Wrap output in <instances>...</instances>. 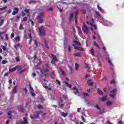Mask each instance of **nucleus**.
I'll return each mask as SVG.
<instances>
[{
  "label": "nucleus",
  "instance_id": "nucleus-1",
  "mask_svg": "<svg viewBox=\"0 0 124 124\" xmlns=\"http://www.w3.org/2000/svg\"><path fill=\"white\" fill-rule=\"evenodd\" d=\"M44 13L43 12H41L39 13V14L37 16L38 20V23L39 24H42L44 22Z\"/></svg>",
  "mask_w": 124,
  "mask_h": 124
},
{
  "label": "nucleus",
  "instance_id": "nucleus-2",
  "mask_svg": "<svg viewBox=\"0 0 124 124\" xmlns=\"http://www.w3.org/2000/svg\"><path fill=\"white\" fill-rule=\"evenodd\" d=\"M82 31L85 34H88V33H89V26H87L85 23H83V26L82 27Z\"/></svg>",
  "mask_w": 124,
  "mask_h": 124
},
{
  "label": "nucleus",
  "instance_id": "nucleus-3",
  "mask_svg": "<svg viewBox=\"0 0 124 124\" xmlns=\"http://www.w3.org/2000/svg\"><path fill=\"white\" fill-rule=\"evenodd\" d=\"M39 32L40 33V35H45V27H44V26H41L39 28Z\"/></svg>",
  "mask_w": 124,
  "mask_h": 124
},
{
  "label": "nucleus",
  "instance_id": "nucleus-4",
  "mask_svg": "<svg viewBox=\"0 0 124 124\" xmlns=\"http://www.w3.org/2000/svg\"><path fill=\"white\" fill-rule=\"evenodd\" d=\"M41 114H43V111H40L38 112L37 115L33 114L32 115H31L30 116V118L32 120H34V119H37V118H39V115H41Z\"/></svg>",
  "mask_w": 124,
  "mask_h": 124
},
{
  "label": "nucleus",
  "instance_id": "nucleus-5",
  "mask_svg": "<svg viewBox=\"0 0 124 124\" xmlns=\"http://www.w3.org/2000/svg\"><path fill=\"white\" fill-rule=\"evenodd\" d=\"M78 10H76L75 11V23L77 25H78V19L77 18V13H78Z\"/></svg>",
  "mask_w": 124,
  "mask_h": 124
},
{
  "label": "nucleus",
  "instance_id": "nucleus-6",
  "mask_svg": "<svg viewBox=\"0 0 124 124\" xmlns=\"http://www.w3.org/2000/svg\"><path fill=\"white\" fill-rule=\"evenodd\" d=\"M29 4H35L36 3V2H39V3H40V1H36L35 0H31L30 1H29Z\"/></svg>",
  "mask_w": 124,
  "mask_h": 124
},
{
  "label": "nucleus",
  "instance_id": "nucleus-7",
  "mask_svg": "<svg viewBox=\"0 0 124 124\" xmlns=\"http://www.w3.org/2000/svg\"><path fill=\"white\" fill-rule=\"evenodd\" d=\"M73 16H74V14L73 13L70 14V16L69 17L70 23H71L72 22V20L73 19Z\"/></svg>",
  "mask_w": 124,
  "mask_h": 124
},
{
  "label": "nucleus",
  "instance_id": "nucleus-8",
  "mask_svg": "<svg viewBox=\"0 0 124 124\" xmlns=\"http://www.w3.org/2000/svg\"><path fill=\"white\" fill-rule=\"evenodd\" d=\"M16 68H18L17 66L14 67V68H13L12 69H9V73H10V72H14V71H15V70H16Z\"/></svg>",
  "mask_w": 124,
  "mask_h": 124
},
{
  "label": "nucleus",
  "instance_id": "nucleus-9",
  "mask_svg": "<svg viewBox=\"0 0 124 124\" xmlns=\"http://www.w3.org/2000/svg\"><path fill=\"white\" fill-rule=\"evenodd\" d=\"M73 90H74V91H76L74 93V94H77L78 93H79V90H78L76 87H74L73 88Z\"/></svg>",
  "mask_w": 124,
  "mask_h": 124
},
{
  "label": "nucleus",
  "instance_id": "nucleus-10",
  "mask_svg": "<svg viewBox=\"0 0 124 124\" xmlns=\"http://www.w3.org/2000/svg\"><path fill=\"white\" fill-rule=\"evenodd\" d=\"M94 13L96 14V15H97V16H98V17H100L101 18V20H102V21H104V18L103 17H102V16H101L100 15H99L98 12H97L96 11H95Z\"/></svg>",
  "mask_w": 124,
  "mask_h": 124
},
{
  "label": "nucleus",
  "instance_id": "nucleus-11",
  "mask_svg": "<svg viewBox=\"0 0 124 124\" xmlns=\"http://www.w3.org/2000/svg\"><path fill=\"white\" fill-rule=\"evenodd\" d=\"M24 121L23 122H21V124H29V122H28V120H27V118H24Z\"/></svg>",
  "mask_w": 124,
  "mask_h": 124
},
{
  "label": "nucleus",
  "instance_id": "nucleus-12",
  "mask_svg": "<svg viewBox=\"0 0 124 124\" xmlns=\"http://www.w3.org/2000/svg\"><path fill=\"white\" fill-rule=\"evenodd\" d=\"M106 59L108 61V63H109V64H110V65H112V66H113V63H112V62H111V60H110V58H109V55L108 54V57H107Z\"/></svg>",
  "mask_w": 124,
  "mask_h": 124
},
{
  "label": "nucleus",
  "instance_id": "nucleus-13",
  "mask_svg": "<svg viewBox=\"0 0 124 124\" xmlns=\"http://www.w3.org/2000/svg\"><path fill=\"white\" fill-rule=\"evenodd\" d=\"M59 69L61 72V74L62 75V76L64 77L65 76V75L64 74V71H63L62 68H60Z\"/></svg>",
  "mask_w": 124,
  "mask_h": 124
},
{
  "label": "nucleus",
  "instance_id": "nucleus-14",
  "mask_svg": "<svg viewBox=\"0 0 124 124\" xmlns=\"http://www.w3.org/2000/svg\"><path fill=\"white\" fill-rule=\"evenodd\" d=\"M44 44L46 49H49V46H48V44H47V41H46V40H44Z\"/></svg>",
  "mask_w": 124,
  "mask_h": 124
},
{
  "label": "nucleus",
  "instance_id": "nucleus-15",
  "mask_svg": "<svg viewBox=\"0 0 124 124\" xmlns=\"http://www.w3.org/2000/svg\"><path fill=\"white\" fill-rule=\"evenodd\" d=\"M44 44L46 49H49V46H48V44H47V41H46V40H44Z\"/></svg>",
  "mask_w": 124,
  "mask_h": 124
},
{
  "label": "nucleus",
  "instance_id": "nucleus-16",
  "mask_svg": "<svg viewBox=\"0 0 124 124\" xmlns=\"http://www.w3.org/2000/svg\"><path fill=\"white\" fill-rule=\"evenodd\" d=\"M44 44L46 49H49V46H48V44H47V41H46V40H44Z\"/></svg>",
  "mask_w": 124,
  "mask_h": 124
},
{
  "label": "nucleus",
  "instance_id": "nucleus-17",
  "mask_svg": "<svg viewBox=\"0 0 124 124\" xmlns=\"http://www.w3.org/2000/svg\"><path fill=\"white\" fill-rule=\"evenodd\" d=\"M52 57L53 58V61H54V62H58V59H57V57L55 55H54V54H52Z\"/></svg>",
  "mask_w": 124,
  "mask_h": 124
},
{
  "label": "nucleus",
  "instance_id": "nucleus-18",
  "mask_svg": "<svg viewBox=\"0 0 124 124\" xmlns=\"http://www.w3.org/2000/svg\"><path fill=\"white\" fill-rule=\"evenodd\" d=\"M62 117L64 118H65V117H67V116H68V113L62 112Z\"/></svg>",
  "mask_w": 124,
  "mask_h": 124
},
{
  "label": "nucleus",
  "instance_id": "nucleus-19",
  "mask_svg": "<svg viewBox=\"0 0 124 124\" xmlns=\"http://www.w3.org/2000/svg\"><path fill=\"white\" fill-rule=\"evenodd\" d=\"M76 49L78 50L79 51H84V49L80 46H77V47H76Z\"/></svg>",
  "mask_w": 124,
  "mask_h": 124
},
{
  "label": "nucleus",
  "instance_id": "nucleus-20",
  "mask_svg": "<svg viewBox=\"0 0 124 124\" xmlns=\"http://www.w3.org/2000/svg\"><path fill=\"white\" fill-rule=\"evenodd\" d=\"M4 23V19H2L0 18V27H1Z\"/></svg>",
  "mask_w": 124,
  "mask_h": 124
},
{
  "label": "nucleus",
  "instance_id": "nucleus-21",
  "mask_svg": "<svg viewBox=\"0 0 124 124\" xmlns=\"http://www.w3.org/2000/svg\"><path fill=\"white\" fill-rule=\"evenodd\" d=\"M13 93H17V86H15L14 89H13Z\"/></svg>",
  "mask_w": 124,
  "mask_h": 124
},
{
  "label": "nucleus",
  "instance_id": "nucleus-22",
  "mask_svg": "<svg viewBox=\"0 0 124 124\" xmlns=\"http://www.w3.org/2000/svg\"><path fill=\"white\" fill-rule=\"evenodd\" d=\"M97 93L99 94H100V95H102V94H103V92H102V91L100 90V89H98Z\"/></svg>",
  "mask_w": 124,
  "mask_h": 124
},
{
  "label": "nucleus",
  "instance_id": "nucleus-23",
  "mask_svg": "<svg viewBox=\"0 0 124 124\" xmlns=\"http://www.w3.org/2000/svg\"><path fill=\"white\" fill-rule=\"evenodd\" d=\"M73 42L75 43V44H77V45H78V46H81V43H80L79 42H77L76 40H73Z\"/></svg>",
  "mask_w": 124,
  "mask_h": 124
},
{
  "label": "nucleus",
  "instance_id": "nucleus-24",
  "mask_svg": "<svg viewBox=\"0 0 124 124\" xmlns=\"http://www.w3.org/2000/svg\"><path fill=\"white\" fill-rule=\"evenodd\" d=\"M74 57H81V53L78 52L77 53H74Z\"/></svg>",
  "mask_w": 124,
  "mask_h": 124
},
{
  "label": "nucleus",
  "instance_id": "nucleus-25",
  "mask_svg": "<svg viewBox=\"0 0 124 124\" xmlns=\"http://www.w3.org/2000/svg\"><path fill=\"white\" fill-rule=\"evenodd\" d=\"M48 98L50 99H52V100H54V98H55V96H53L52 97V94H49L48 95Z\"/></svg>",
  "mask_w": 124,
  "mask_h": 124
},
{
  "label": "nucleus",
  "instance_id": "nucleus-26",
  "mask_svg": "<svg viewBox=\"0 0 124 124\" xmlns=\"http://www.w3.org/2000/svg\"><path fill=\"white\" fill-rule=\"evenodd\" d=\"M93 44L94 45V46H95V47H97V48H98V49H99V48H100L99 46H98V44H97L96 42H93Z\"/></svg>",
  "mask_w": 124,
  "mask_h": 124
},
{
  "label": "nucleus",
  "instance_id": "nucleus-27",
  "mask_svg": "<svg viewBox=\"0 0 124 124\" xmlns=\"http://www.w3.org/2000/svg\"><path fill=\"white\" fill-rule=\"evenodd\" d=\"M8 116H9V119H11L12 118V111H10L9 113H8Z\"/></svg>",
  "mask_w": 124,
  "mask_h": 124
},
{
  "label": "nucleus",
  "instance_id": "nucleus-28",
  "mask_svg": "<svg viewBox=\"0 0 124 124\" xmlns=\"http://www.w3.org/2000/svg\"><path fill=\"white\" fill-rule=\"evenodd\" d=\"M116 83H117V82H116L115 79H112L110 81L111 85H112V84H116Z\"/></svg>",
  "mask_w": 124,
  "mask_h": 124
},
{
  "label": "nucleus",
  "instance_id": "nucleus-29",
  "mask_svg": "<svg viewBox=\"0 0 124 124\" xmlns=\"http://www.w3.org/2000/svg\"><path fill=\"white\" fill-rule=\"evenodd\" d=\"M37 107L39 110H40V109H43V107H42L40 104L38 105Z\"/></svg>",
  "mask_w": 124,
  "mask_h": 124
},
{
  "label": "nucleus",
  "instance_id": "nucleus-30",
  "mask_svg": "<svg viewBox=\"0 0 124 124\" xmlns=\"http://www.w3.org/2000/svg\"><path fill=\"white\" fill-rule=\"evenodd\" d=\"M117 93V89H113L110 91V93Z\"/></svg>",
  "mask_w": 124,
  "mask_h": 124
},
{
  "label": "nucleus",
  "instance_id": "nucleus-31",
  "mask_svg": "<svg viewBox=\"0 0 124 124\" xmlns=\"http://www.w3.org/2000/svg\"><path fill=\"white\" fill-rule=\"evenodd\" d=\"M91 54L92 55V56H94L95 52H94V50H93V48H92L91 49Z\"/></svg>",
  "mask_w": 124,
  "mask_h": 124
},
{
  "label": "nucleus",
  "instance_id": "nucleus-32",
  "mask_svg": "<svg viewBox=\"0 0 124 124\" xmlns=\"http://www.w3.org/2000/svg\"><path fill=\"white\" fill-rule=\"evenodd\" d=\"M79 69V65L77 63H75V69L76 70H78Z\"/></svg>",
  "mask_w": 124,
  "mask_h": 124
},
{
  "label": "nucleus",
  "instance_id": "nucleus-33",
  "mask_svg": "<svg viewBox=\"0 0 124 124\" xmlns=\"http://www.w3.org/2000/svg\"><path fill=\"white\" fill-rule=\"evenodd\" d=\"M93 33L94 34H95V35H97V37L99 38H100V36L99 35V34H98V33H96L95 32V31H93Z\"/></svg>",
  "mask_w": 124,
  "mask_h": 124
},
{
  "label": "nucleus",
  "instance_id": "nucleus-34",
  "mask_svg": "<svg viewBox=\"0 0 124 124\" xmlns=\"http://www.w3.org/2000/svg\"><path fill=\"white\" fill-rule=\"evenodd\" d=\"M111 104H112V102H111V101H108L107 102V105H108V106H110Z\"/></svg>",
  "mask_w": 124,
  "mask_h": 124
},
{
  "label": "nucleus",
  "instance_id": "nucleus-35",
  "mask_svg": "<svg viewBox=\"0 0 124 124\" xmlns=\"http://www.w3.org/2000/svg\"><path fill=\"white\" fill-rule=\"evenodd\" d=\"M20 110L21 112H22V113H25V108L21 107L20 108Z\"/></svg>",
  "mask_w": 124,
  "mask_h": 124
},
{
  "label": "nucleus",
  "instance_id": "nucleus-36",
  "mask_svg": "<svg viewBox=\"0 0 124 124\" xmlns=\"http://www.w3.org/2000/svg\"><path fill=\"white\" fill-rule=\"evenodd\" d=\"M20 16H16V22H19V21H20Z\"/></svg>",
  "mask_w": 124,
  "mask_h": 124
},
{
  "label": "nucleus",
  "instance_id": "nucleus-37",
  "mask_svg": "<svg viewBox=\"0 0 124 124\" xmlns=\"http://www.w3.org/2000/svg\"><path fill=\"white\" fill-rule=\"evenodd\" d=\"M29 87H30V90H31V92L34 91V90H33V88L31 87V84H29Z\"/></svg>",
  "mask_w": 124,
  "mask_h": 124
},
{
  "label": "nucleus",
  "instance_id": "nucleus-38",
  "mask_svg": "<svg viewBox=\"0 0 124 124\" xmlns=\"http://www.w3.org/2000/svg\"><path fill=\"white\" fill-rule=\"evenodd\" d=\"M16 62H20V58L19 57H16Z\"/></svg>",
  "mask_w": 124,
  "mask_h": 124
},
{
  "label": "nucleus",
  "instance_id": "nucleus-39",
  "mask_svg": "<svg viewBox=\"0 0 124 124\" xmlns=\"http://www.w3.org/2000/svg\"><path fill=\"white\" fill-rule=\"evenodd\" d=\"M101 100L102 101H105V100H106V96H103V97H102Z\"/></svg>",
  "mask_w": 124,
  "mask_h": 124
},
{
  "label": "nucleus",
  "instance_id": "nucleus-40",
  "mask_svg": "<svg viewBox=\"0 0 124 124\" xmlns=\"http://www.w3.org/2000/svg\"><path fill=\"white\" fill-rule=\"evenodd\" d=\"M15 40H17V41H20V37L19 36H16L15 38Z\"/></svg>",
  "mask_w": 124,
  "mask_h": 124
},
{
  "label": "nucleus",
  "instance_id": "nucleus-41",
  "mask_svg": "<svg viewBox=\"0 0 124 124\" xmlns=\"http://www.w3.org/2000/svg\"><path fill=\"white\" fill-rule=\"evenodd\" d=\"M78 29L79 31V33H82V30H81V28H80L79 27H78Z\"/></svg>",
  "mask_w": 124,
  "mask_h": 124
},
{
  "label": "nucleus",
  "instance_id": "nucleus-42",
  "mask_svg": "<svg viewBox=\"0 0 124 124\" xmlns=\"http://www.w3.org/2000/svg\"><path fill=\"white\" fill-rule=\"evenodd\" d=\"M14 11H15L17 13V12H18V11H19V9L17 7H16V8H14Z\"/></svg>",
  "mask_w": 124,
  "mask_h": 124
},
{
  "label": "nucleus",
  "instance_id": "nucleus-43",
  "mask_svg": "<svg viewBox=\"0 0 124 124\" xmlns=\"http://www.w3.org/2000/svg\"><path fill=\"white\" fill-rule=\"evenodd\" d=\"M23 22H27L28 21V18L27 17H24L23 19Z\"/></svg>",
  "mask_w": 124,
  "mask_h": 124
},
{
  "label": "nucleus",
  "instance_id": "nucleus-44",
  "mask_svg": "<svg viewBox=\"0 0 124 124\" xmlns=\"http://www.w3.org/2000/svg\"><path fill=\"white\" fill-rule=\"evenodd\" d=\"M46 10L47 12H49V11H52V10H53V8L50 7L48 9H47Z\"/></svg>",
  "mask_w": 124,
  "mask_h": 124
},
{
  "label": "nucleus",
  "instance_id": "nucleus-45",
  "mask_svg": "<svg viewBox=\"0 0 124 124\" xmlns=\"http://www.w3.org/2000/svg\"><path fill=\"white\" fill-rule=\"evenodd\" d=\"M97 8H98L99 11L100 12H101V10H102V8H101L100 7V6H99V5H97Z\"/></svg>",
  "mask_w": 124,
  "mask_h": 124
},
{
  "label": "nucleus",
  "instance_id": "nucleus-46",
  "mask_svg": "<svg viewBox=\"0 0 124 124\" xmlns=\"http://www.w3.org/2000/svg\"><path fill=\"white\" fill-rule=\"evenodd\" d=\"M83 94L84 96H89V95H90L89 94V93H83Z\"/></svg>",
  "mask_w": 124,
  "mask_h": 124
},
{
  "label": "nucleus",
  "instance_id": "nucleus-47",
  "mask_svg": "<svg viewBox=\"0 0 124 124\" xmlns=\"http://www.w3.org/2000/svg\"><path fill=\"white\" fill-rule=\"evenodd\" d=\"M95 108H96V109H98V110H101L100 108L98 107V105H96L94 106Z\"/></svg>",
  "mask_w": 124,
  "mask_h": 124
},
{
  "label": "nucleus",
  "instance_id": "nucleus-48",
  "mask_svg": "<svg viewBox=\"0 0 124 124\" xmlns=\"http://www.w3.org/2000/svg\"><path fill=\"white\" fill-rule=\"evenodd\" d=\"M7 62H8L7 61L3 60L2 61V64H5V63H7Z\"/></svg>",
  "mask_w": 124,
  "mask_h": 124
},
{
  "label": "nucleus",
  "instance_id": "nucleus-49",
  "mask_svg": "<svg viewBox=\"0 0 124 124\" xmlns=\"http://www.w3.org/2000/svg\"><path fill=\"white\" fill-rule=\"evenodd\" d=\"M6 6L4 7L3 8H0V11H2V10H4L5 9H6Z\"/></svg>",
  "mask_w": 124,
  "mask_h": 124
},
{
  "label": "nucleus",
  "instance_id": "nucleus-50",
  "mask_svg": "<svg viewBox=\"0 0 124 124\" xmlns=\"http://www.w3.org/2000/svg\"><path fill=\"white\" fill-rule=\"evenodd\" d=\"M81 13L82 14H86V10H81Z\"/></svg>",
  "mask_w": 124,
  "mask_h": 124
},
{
  "label": "nucleus",
  "instance_id": "nucleus-51",
  "mask_svg": "<svg viewBox=\"0 0 124 124\" xmlns=\"http://www.w3.org/2000/svg\"><path fill=\"white\" fill-rule=\"evenodd\" d=\"M57 7L58 9H59V12H60V13H62V9H60V7H59V6H57Z\"/></svg>",
  "mask_w": 124,
  "mask_h": 124
},
{
  "label": "nucleus",
  "instance_id": "nucleus-52",
  "mask_svg": "<svg viewBox=\"0 0 124 124\" xmlns=\"http://www.w3.org/2000/svg\"><path fill=\"white\" fill-rule=\"evenodd\" d=\"M115 94H109V96H110V97H112V98H114V97H115Z\"/></svg>",
  "mask_w": 124,
  "mask_h": 124
},
{
  "label": "nucleus",
  "instance_id": "nucleus-53",
  "mask_svg": "<svg viewBox=\"0 0 124 124\" xmlns=\"http://www.w3.org/2000/svg\"><path fill=\"white\" fill-rule=\"evenodd\" d=\"M23 11H24V12H26V13L27 14H28V13H29V9H24V10H23Z\"/></svg>",
  "mask_w": 124,
  "mask_h": 124
},
{
  "label": "nucleus",
  "instance_id": "nucleus-54",
  "mask_svg": "<svg viewBox=\"0 0 124 124\" xmlns=\"http://www.w3.org/2000/svg\"><path fill=\"white\" fill-rule=\"evenodd\" d=\"M5 39L6 40H8V35L7 34H5Z\"/></svg>",
  "mask_w": 124,
  "mask_h": 124
},
{
  "label": "nucleus",
  "instance_id": "nucleus-55",
  "mask_svg": "<svg viewBox=\"0 0 124 124\" xmlns=\"http://www.w3.org/2000/svg\"><path fill=\"white\" fill-rule=\"evenodd\" d=\"M24 71H26V69H24L23 70H20L19 71V73L21 74V73H23V72H24Z\"/></svg>",
  "mask_w": 124,
  "mask_h": 124
},
{
  "label": "nucleus",
  "instance_id": "nucleus-56",
  "mask_svg": "<svg viewBox=\"0 0 124 124\" xmlns=\"http://www.w3.org/2000/svg\"><path fill=\"white\" fill-rule=\"evenodd\" d=\"M68 48L69 52H71V46H68Z\"/></svg>",
  "mask_w": 124,
  "mask_h": 124
},
{
  "label": "nucleus",
  "instance_id": "nucleus-57",
  "mask_svg": "<svg viewBox=\"0 0 124 124\" xmlns=\"http://www.w3.org/2000/svg\"><path fill=\"white\" fill-rule=\"evenodd\" d=\"M1 47L4 51H6V48L3 46H1Z\"/></svg>",
  "mask_w": 124,
  "mask_h": 124
},
{
  "label": "nucleus",
  "instance_id": "nucleus-58",
  "mask_svg": "<svg viewBox=\"0 0 124 124\" xmlns=\"http://www.w3.org/2000/svg\"><path fill=\"white\" fill-rule=\"evenodd\" d=\"M41 62H42V61L41 60H39L37 62V64H41Z\"/></svg>",
  "mask_w": 124,
  "mask_h": 124
},
{
  "label": "nucleus",
  "instance_id": "nucleus-59",
  "mask_svg": "<svg viewBox=\"0 0 124 124\" xmlns=\"http://www.w3.org/2000/svg\"><path fill=\"white\" fill-rule=\"evenodd\" d=\"M43 71H45L46 72H47V71H48V69L45 68H43Z\"/></svg>",
  "mask_w": 124,
  "mask_h": 124
},
{
  "label": "nucleus",
  "instance_id": "nucleus-60",
  "mask_svg": "<svg viewBox=\"0 0 124 124\" xmlns=\"http://www.w3.org/2000/svg\"><path fill=\"white\" fill-rule=\"evenodd\" d=\"M81 119L82 120L84 123L86 122V120H85V118H84L83 116H81Z\"/></svg>",
  "mask_w": 124,
  "mask_h": 124
},
{
  "label": "nucleus",
  "instance_id": "nucleus-61",
  "mask_svg": "<svg viewBox=\"0 0 124 124\" xmlns=\"http://www.w3.org/2000/svg\"><path fill=\"white\" fill-rule=\"evenodd\" d=\"M90 77V75H86L85 77H84V79H87L88 78Z\"/></svg>",
  "mask_w": 124,
  "mask_h": 124
},
{
  "label": "nucleus",
  "instance_id": "nucleus-62",
  "mask_svg": "<svg viewBox=\"0 0 124 124\" xmlns=\"http://www.w3.org/2000/svg\"><path fill=\"white\" fill-rule=\"evenodd\" d=\"M57 83L59 84V85H61V81L59 80H56Z\"/></svg>",
  "mask_w": 124,
  "mask_h": 124
},
{
  "label": "nucleus",
  "instance_id": "nucleus-63",
  "mask_svg": "<svg viewBox=\"0 0 124 124\" xmlns=\"http://www.w3.org/2000/svg\"><path fill=\"white\" fill-rule=\"evenodd\" d=\"M11 38H13V37H14V33H12L11 34Z\"/></svg>",
  "mask_w": 124,
  "mask_h": 124
},
{
  "label": "nucleus",
  "instance_id": "nucleus-64",
  "mask_svg": "<svg viewBox=\"0 0 124 124\" xmlns=\"http://www.w3.org/2000/svg\"><path fill=\"white\" fill-rule=\"evenodd\" d=\"M72 31H74V32H75V27L74 26H73V27H72Z\"/></svg>",
  "mask_w": 124,
  "mask_h": 124
}]
</instances>
